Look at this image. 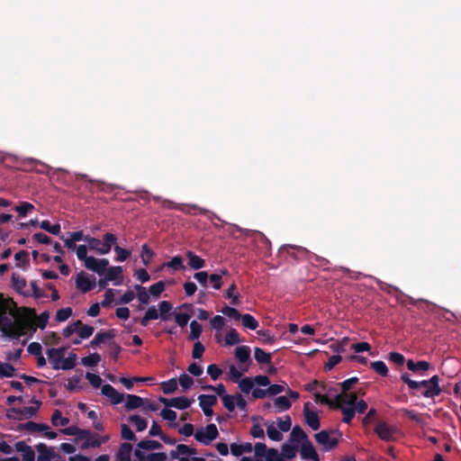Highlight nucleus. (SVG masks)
Instances as JSON below:
<instances>
[{"label":"nucleus","instance_id":"e2e57ef3","mask_svg":"<svg viewBox=\"0 0 461 461\" xmlns=\"http://www.w3.org/2000/svg\"><path fill=\"white\" fill-rule=\"evenodd\" d=\"M121 435L123 439L135 441L137 439L134 432L131 429V428L127 424H122L121 426Z\"/></svg>","mask_w":461,"mask_h":461},{"label":"nucleus","instance_id":"a18cd8bd","mask_svg":"<svg viewBox=\"0 0 461 461\" xmlns=\"http://www.w3.org/2000/svg\"><path fill=\"white\" fill-rule=\"evenodd\" d=\"M69 422V420L66 417H62L61 411L59 410H55L51 416V423L53 426H66Z\"/></svg>","mask_w":461,"mask_h":461},{"label":"nucleus","instance_id":"13d9d810","mask_svg":"<svg viewBox=\"0 0 461 461\" xmlns=\"http://www.w3.org/2000/svg\"><path fill=\"white\" fill-rule=\"evenodd\" d=\"M80 325H82V321L80 320L68 325L62 331L63 337L66 339L71 337L75 332H77Z\"/></svg>","mask_w":461,"mask_h":461},{"label":"nucleus","instance_id":"de8ad7c7","mask_svg":"<svg viewBox=\"0 0 461 461\" xmlns=\"http://www.w3.org/2000/svg\"><path fill=\"white\" fill-rule=\"evenodd\" d=\"M134 289L137 292L139 301L143 304H148L149 302V295L145 287L140 285H135Z\"/></svg>","mask_w":461,"mask_h":461},{"label":"nucleus","instance_id":"c03bdc74","mask_svg":"<svg viewBox=\"0 0 461 461\" xmlns=\"http://www.w3.org/2000/svg\"><path fill=\"white\" fill-rule=\"evenodd\" d=\"M77 360V355L75 353H70L67 358L63 357V360L60 363L59 369L63 370H70L75 367Z\"/></svg>","mask_w":461,"mask_h":461},{"label":"nucleus","instance_id":"4be33fe9","mask_svg":"<svg viewBox=\"0 0 461 461\" xmlns=\"http://www.w3.org/2000/svg\"><path fill=\"white\" fill-rule=\"evenodd\" d=\"M50 429V426L45 423H37L34 421H28L23 424L19 425V429H26L32 433L37 432V431H45Z\"/></svg>","mask_w":461,"mask_h":461},{"label":"nucleus","instance_id":"bf43d9fd","mask_svg":"<svg viewBox=\"0 0 461 461\" xmlns=\"http://www.w3.org/2000/svg\"><path fill=\"white\" fill-rule=\"evenodd\" d=\"M267 433L268 438L274 441H280L283 438V435L273 424H270L267 428Z\"/></svg>","mask_w":461,"mask_h":461},{"label":"nucleus","instance_id":"2f4dec72","mask_svg":"<svg viewBox=\"0 0 461 461\" xmlns=\"http://www.w3.org/2000/svg\"><path fill=\"white\" fill-rule=\"evenodd\" d=\"M163 207L167 209L177 210L185 213H191L190 207L186 204H177L170 200H163L162 201Z\"/></svg>","mask_w":461,"mask_h":461},{"label":"nucleus","instance_id":"ddd939ff","mask_svg":"<svg viewBox=\"0 0 461 461\" xmlns=\"http://www.w3.org/2000/svg\"><path fill=\"white\" fill-rule=\"evenodd\" d=\"M357 400L356 393H340L335 397V407H354Z\"/></svg>","mask_w":461,"mask_h":461},{"label":"nucleus","instance_id":"f3484780","mask_svg":"<svg viewBox=\"0 0 461 461\" xmlns=\"http://www.w3.org/2000/svg\"><path fill=\"white\" fill-rule=\"evenodd\" d=\"M115 337V330H109L104 332H97L95 338L90 342V347L95 348L102 343H104L107 339H112Z\"/></svg>","mask_w":461,"mask_h":461},{"label":"nucleus","instance_id":"0e129e2a","mask_svg":"<svg viewBox=\"0 0 461 461\" xmlns=\"http://www.w3.org/2000/svg\"><path fill=\"white\" fill-rule=\"evenodd\" d=\"M223 406L229 411H233L236 405V396L225 394L222 396Z\"/></svg>","mask_w":461,"mask_h":461},{"label":"nucleus","instance_id":"5701e85b","mask_svg":"<svg viewBox=\"0 0 461 461\" xmlns=\"http://www.w3.org/2000/svg\"><path fill=\"white\" fill-rule=\"evenodd\" d=\"M12 285H13L14 289L17 293L23 294V295H27V294L23 291V289L27 285V282H26L25 278H23V276H21L18 274L13 273Z\"/></svg>","mask_w":461,"mask_h":461},{"label":"nucleus","instance_id":"9b49d317","mask_svg":"<svg viewBox=\"0 0 461 461\" xmlns=\"http://www.w3.org/2000/svg\"><path fill=\"white\" fill-rule=\"evenodd\" d=\"M439 376L435 375L428 379V384H430L429 390H423L420 392V395L425 398L434 399L436 396H438L442 393V389L439 386ZM422 384H427V383H423Z\"/></svg>","mask_w":461,"mask_h":461},{"label":"nucleus","instance_id":"37998d69","mask_svg":"<svg viewBox=\"0 0 461 461\" xmlns=\"http://www.w3.org/2000/svg\"><path fill=\"white\" fill-rule=\"evenodd\" d=\"M14 258L17 261L16 267H24L29 265V253L26 250H21L14 255Z\"/></svg>","mask_w":461,"mask_h":461},{"label":"nucleus","instance_id":"c85d7f7f","mask_svg":"<svg viewBox=\"0 0 461 461\" xmlns=\"http://www.w3.org/2000/svg\"><path fill=\"white\" fill-rule=\"evenodd\" d=\"M235 357L240 363H246L250 360V348L248 346H240L235 349Z\"/></svg>","mask_w":461,"mask_h":461},{"label":"nucleus","instance_id":"20e7f679","mask_svg":"<svg viewBox=\"0 0 461 461\" xmlns=\"http://www.w3.org/2000/svg\"><path fill=\"white\" fill-rule=\"evenodd\" d=\"M41 402H37V406H29L23 408H10L7 410L6 417L13 420H22L23 418L30 419L35 416L40 409Z\"/></svg>","mask_w":461,"mask_h":461},{"label":"nucleus","instance_id":"ea45409f","mask_svg":"<svg viewBox=\"0 0 461 461\" xmlns=\"http://www.w3.org/2000/svg\"><path fill=\"white\" fill-rule=\"evenodd\" d=\"M203 328L202 325L199 324L196 321H192L190 322V334L188 336V339L195 340L198 339L202 334Z\"/></svg>","mask_w":461,"mask_h":461},{"label":"nucleus","instance_id":"aec40b11","mask_svg":"<svg viewBox=\"0 0 461 461\" xmlns=\"http://www.w3.org/2000/svg\"><path fill=\"white\" fill-rule=\"evenodd\" d=\"M104 276L109 281L122 280V267L120 266L107 267ZM122 281L115 282V285H120Z\"/></svg>","mask_w":461,"mask_h":461},{"label":"nucleus","instance_id":"4468645a","mask_svg":"<svg viewBox=\"0 0 461 461\" xmlns=\"http://www.w3.org/2000/svg\"><path fill=\"white\" fill-rule=\"evenodd\" d=\"M102 394L108 397L113 404H119L124 399V394L119 393L115 390L111 384H106L102 386L101 389Z\"/></svg>","mask_w":461,"mask_h":461},{"label":"nucleus","instance_id":"72a5a7b5","mask_svg":"<svg viewBox=\"0 0 461 461\" xmlns=\"http://www.w3.org/2000/svg\"><path fill=\"white\" fill-rule=\"evenodd\" d=\"M14 210L18 212L21 218H24L27 214L34 210V205L28 202H21Z\"/></svg>","mask_w":461,"mask_h":461},{"label":"nucleus","instance_id":"412c9836","mask_svg":"<svg viewBox=\"0 0 461 461\" xmlns=\"http://www.w3.org/2000/svg\"><path fill=\"white\" fill-rule=\"evenodd\" d=\"M186 257L188 258V266L193 269H201L204 267L205 261L196 254H194L193 251L188 250L186 252Z\"/></svg>","mask_w":461,"mask_h":461},{"label":"nucleus","instance_id":"f704fd0d","mask_svg":"<svg viewBox=\"0 0 461 461\" xmlns=\"http://www.w3.org/2000/svg\"><path fill=\"white\" fill-rule=\"evenodd\" d=\"M275 407L278 411H287L291 408L292 403L286 396H278L274 401Z\"/></svg>","mask_w":461,"mask_h":461},{"label":"nucleus","instance_id":"9d476101","mask_svg":"<svg viewBox=\"0 0 461 461\" xmlns=\"http://www.w3.org/2000/svg\"><path fill=\"white\" fill-rule=\"evenodd\" d=\"M199 405L206 417L213 414L212 407L217 403V397L213 394H201L198 396Z\"/></svg>","mask_w":461,"mask_h":461},{"label":"nucleus","instance_id":"09e8293b","mask_svg":"<svg viewBox=\"0 0 461 461\" xmlns=\"http://www.w3.org/2000/svg\"><path fill=\"white\" fill-rule=\"evenodd\" d=\"M254 386L253 379L249 377H244L239 382V388L244 393H249L252 392Z\"/></svg>","mask_w":461,"mask_h":461},{"label":"nucleus","instance_id":"3c124183","mask_svg":"<svg viewBox=\"0 0 461 461\" xmlns=\"http://www.w3.org/2000/svg\"><path fill=\"white\" fill-rule=\"evenodd\" d=\"M162 389L165 394H170L176 391L177 382L176 378H171L167 382L162 383Z\"/></svg>","mask_w":461,"mask_h":461},{"label":"nucleus","instance_id":"79ce46f5","mask_svg":"<svg viewBox=\"0 0 461 461\" xmlns=\"http://www.w3.org/2000/svg\"><path fill=\"white\" fill-rule=\"evenodd\" d=\"M101 361V356L98 353L90 354L81 359V363L89 367H94Z\"/></svg>","mask_w":461,"mask_h":461},{"label":"nucleus","instance_id":"338daca9","mask_svg":"<svg viewBox=\"0 0 461 461\" xmlns=\"http://www.w3.org/2000/svg\"><path fill=\"white\" fill-rule=\"evenodd\" d=\"M165 266L176 270L183 269L185 267L183 265V258L180 256H175L170 261L167 262Z\"/></svg>","mask_w":461,"mask_h":461},{"label":"nucleus","instance_id":"1a4fd4ad","mask_svg":"<svg viewBox=\"0 0 461 461\" xmlns=\"http://www.w3.org/2000/svg\"><path fill=\"white\" fill-rule=\"evenodd\" d=\"M375 433L384 441L393 440V435L396 432V428L388 425L384 421H379L375 429Z\"/></svg>","mask_w":461,"mask_h":461},{"label":"nucleus","instance_id":"58836bf2","mask_svg":"<svg viewBox=\"0 0 461 461\" xmlns=\"http://www.w3.org/2000/svg\"><path fill=\"white\" fill-rule=\"evenodd\" d=\"M240 320L245 328L255 330L258 327V321L251 314H242Z\"/></svg>","mask_w":461,"mask_h":461},{"label":"nucleus","instance_id":"c9c22d12","mask_svg":"<svg viewBox=\"0 0 461 461\" xmlns=\"http://www.w3.org/2000/svg\"><path fill=\"white\" fill-rule=\"evenodd\" d=\"M172 303L168 301H162L158 304L159 317L162 321H167L169 318V312L172 310Z\"/></svg>","mask_w":461,"mask_h":461},{"label":"nucleus","instance_id":"39448f33","mask_svg":"<svg viewBox=\"0 0 461 461\" xmlns=\"http://www.w3.org/2000/svg\"><path fill=\"white\" fill-rule=\"evenodd\" d=\"M401 380L408 385L410 393L413 396H421L420 392L423 390H429V388H431L430 384H421L423 383H428V380L414 381L411 379L408 373L402 374Z\"/></svg>","mask_w":461,"mask_h":461},{"label":"nucleus","instance_id":"b1692460","mask_svg":"<svg viewBox=\"0 0 461 461\" xmlns=\"http://www.w3.org/2000/svg\"><path fill=\"white\" fill-rule=\"evenodd\" d=\"M193 400L188 399L185 396H179L170 399V407H174L178 410H185L191 406Z\"/></svg>","mask_w":461,"mask_h":461},{"label":"nucleus","instance_id":"5fc2aeb1","mask_svg":"<svg viewBox=\"0 0 461 461\" xmlns=\"http://www.w3.org/2000/svg\"><path fill=\"white\" fill-rule=\"evenodd\" d=\"M41 228L53 235H58L60 232V225L59 223H56L54 225H51L49 221H42L41 222Z\"/></svg>","mask_w":461,"mask_h":461},{"label":"nucleus","instance_id":"c756f323","mask_svg":"<svg viewBox=\"0 0 461 461\" xmlns=\"http://www.w3.org/2000/svg\"><path fill=\"white\" fill-rule=\"evenodd\" d=\"M254 357L258 364H270L272 359L271 354L260 348H254Z\"/></svg>","mask_w":461,"mask_h":461},{"label":"nucleus","instance_id":"dca6fc26","mask_svg":"<svg viewBox=\"0 0 461 461\" xmlns=\"http://www.w3.org/2000/svg\"><path fill=\"white\" fill-rule=\"evenodd\" d=\"M14 447L17 452L23 454V461H34L35 452L31 446L27 445L24 441H18Z\"/></svg>","mask_w":461,"mask_h":461},{"label":"nucleus","instance_id":"774afa93","mask_svg":"<svg viewBox=\"0 0 461 461\" xmlns=\"http://www.w3.org/2000/svg\"><path fill=\"white\" fill-rule=\"evenodd\" d=\"M266 461H284L281 454H279L278 450L276 448H268V451L266 455Z\"/></svg>","mask_w":461,"mask_h":461},{"label":"nucleus","instance_id":"7c9ffc66","mask_svg":"<svg viewBox=\"0 0 461 461\" xmlns=\"http://www.w3.org/2000/svg\"><path fill=\"white\" fill-rule=\"evenodd\" d=\"M297 449L298 444L290 445L288 443H285L281 447V456L291 460L295 457Z\"/></svg>","mask_w":461,"mask_h":461},{"label":"nucleus","instance_id":"4d7b16f0","mask_svg":"<svg viewBox=\"0 0 461 461\" xmlns=\"http://www.w3.org/2000/svg\"><path fill=\"white\" fill-rule=\"evenodd\" d=\"M154 252L150 249L148 244H143L141 247V259L145 266L149 264L150 259L153 258Z\"/></svg>","mask_w":461,"mask_h":461},{"label":"nucleus","instance_id":"a878e982","mask_svg":"<svg viewBox=\"0 0 461 461\" xmlns=\"http://www.w3.org/2000/svg\"><path fill=\"white\" fill-rule=\"evenodd\" d=\"M308 439L309 438L307 437V434L299 425H296L293 428L292 432L290 434L291 441H295L296 443H303Z\"/></svg>","mask_w":461,"mask_h":461},{"label":"nucleus","instance_id":"a211bd4d","mask_svg":"<svg viewBox=\"0 0 461 461\" xmlns=\"http://www.w3.org/2000/svg\"><path fill=\"white\" fill-rule=\"evenodd\" d=\"M132 446L130 443L124 442L121 444L115 457L117 461H131Z\"/></svg>","mask_w":461,"mask_h":461},{"label":"nucleus","instance_id":"f03ea898","mask_svg":"<svg viewBox=\"0 0 461 461\" xmlns=\"http://www.w3.org/2000/svg\"><path fill=\"white\" fill-rule=\"evenodd\" d=\"M86 242H87L90 249L100 255H106L111 251L112 247L117 243V237L113 233H105L101 240L97 238L86 236Z\"/></svg>","mask_w":461,"mask_h":461},{"label":"nucleus","instance_id":"0eeeda50","mask_svg":"<svg viewBox=\"0 0 461 461\" xmlns=\"http://www.w3.org/2000/svg\"><path fill=\"white\" fill-rule=\"evenodd\" d=\"M108 266L109 260L107 258L97 259L92 256H90V258L86 262V267L99 276H104Z\"/></svg>","mask_w":461,"mask_h":461},{"label":"nucleus","instance_id":"052dcab7","mask_svg":"<svg viewBox=\"0 0 461 461\" xmlns=\"http://www.w3.org/2000/svg\"><path fill=\"white\" fill-rule=\"evenodd\" d=\"M224 315L228 316L230 319H233L235 321L240 320L242 314L240 313V312L233 307L230 306H224L221 311Z\"/></svg>","mask_w":461,"mask_h":461},{"label":"nucleus","instance_id":"f8f14e48","mask_svg":"<svg viewBox=\"0 0 461 461\" xmlns=\"http://www.w3.org/2000/svg\"><path fill=\"white\" fill-rule=\"evenodd\" d=\"M96 285L95 277L90 280L84 272L79 273L76 278V286L82 293H87L93 290Z\"/></svg>","mask_w":461,"mask_h":461},{"label":"nucleus","instance_id":"8fccbe9b","mask_svg":"<svg viewBox=\"0 0 461 461\" xmlns=\"http://www.w3.org/2000/svg\"><path fill=\"white\" fill-rule=\"evenodd\" d=\"M335 409H339L343 413L342 421L345 423H350L352 419L355 416V408L354 407H334Z\"/></svg>","mask_w":461,"mask_h":461},{"label":"nucleus","instance_id":"a19ab883","mask_svg":"<svg viewBox=\"0 0 461 461\" xmlns=\"http://www.w3.org/2000/svg\"><path fill=\"white\" fill-rule=\"evenodd\" d=\"M241 342L240 334L235 329H230L225 336V343L228 346H233Z\"/></svg>","mask_w":461,"mask_h":461},{"label":"nucleus","instance_id":"6e6552de","mask_svg":"<svg viewBox=\"0 0 461 461\" xmlns=\"http://www.w3.org/2000/svg\"><path fill=\"white\" fill-rule=\"evenodd\" d=\"M311 402H306L303 405V416L305 423L313 430L320 429V418L318 413L310 409Z\"/></svg>","mask_w":461,"mask_h":461},{"label":"nucleus","instance_id":"6e6d98bb","mask_svg":"<svg viewBox=\"0 0 461 461\" xmlns=\"http://www.w3.org/2000/svg\"><path fill=\"white\" fill-rule=\"evenodd\" d=\"M291 249H297L298 251H306L305 249L302 248V247H298V246H293V245H283L279 250H278V254L280 256H283L285 253H286L288 256H290L291 258H295V254L294 252L291 251Z\"/></svg>","mask_w":461,"mask_h":461},{"label":"nucleus","instance_id":"4c0bfd02","mask_svg":"<svg viewBox=\"0 0 461 461\" xmlns=\"http://www.w3.org/2000/svg\"><path fill=\"white\" fill-rule=\"evenodd\" d=\"M129 421L131 423H134V425L136 426L137 431H143L147 429V426H148L147 420L137 415V414L131 415L129 417Z\"/></svg>","mask_w":461,"mask_h":461},{"label":"nucleus","instance_id":"e433bc0d","mask_svg":"<svg viewBox=\"0 0 461 461\" xmlns=\"http://www.w3.org/2000/svg\"><path fill=\"white\" fill-rule=\"evenodd\" d=\"M370 367L379 375L386 377L388 375V367L384 362L378 360L370 363Z\"/></svg>","mask_w":461,"mask_h":461},{"label":"nucleus","instance_id":"49530a36","mask_svg":"<svg viewBox=\"0 0 461 461\" xmlns=\"http://www.w3.org/2000/svg\"><path fill=\"white\" fill-rule=\"evenodd\" d=\"M95 329L93 326L84 324L80 325L77 330V333L80 339H86L93 335Z\"/></svg>","mask_w":461,"mask_h":461},{"label":"nucleus","instance_id":"bb28decb","mask_svg":"<svg viewBox=\"0 0 461 461\" xmlns=\"http://www.w3.org/2000/svg\"><path fill=\"white\" fill-rule=\"evenodd\" d=\"M163 447L162 444L157 440L153 439H144L140 440L136 448L140 450H152V449H161Z\"/></svg>","mask_w":461,"mask_h":461},{"label":"nucleus","instance_id":"f257e3e1","mask_svg":"<svg viewBox=\"0 0 461 461\" xmlns=\"http://www.w3.org/2000/svg\"><path fill=\"white\" fill-rule=\"evenodd\" d=\"M5 307L0 312V325L3 333L14 339H19L22 336L26 334L27 330L35 331L30 321H17L16 323L13 322L10 318L5 315Z\"/></svg>","mask_w":461,"mask_h":461},{"label":"nucleus","instance_id":"69168bd1","mask_svg":"<svg viewBox=\"0 0 461 461\" xmlns=\"http://www.w3.org/2000/svg\"><path fill=\"white\" fill-rule=\"evenodd\" d=\"M178 381L184 391H186L187 389L191 388V386L194 384L193 378L186 374L180 375L178 377Z\"/></svg>","mask_w":461,"mask_h":461},{"label":"nucleus","instance_id":"423d86ee","mask_svg":"<svg viewBox=\"0 0 461 461\" xmlns=\"http://www.w3.org/2000/svg\"><path fill=\"white\" fill-rule=\"evenodd\" d=\"M21 310L27 313L26 321H29V319H31V318L36 319V323L35 324L32 323V328L36 329V327H38L41 330H43L46 328V326L48 324L49 318H50V313L47 311L41 312L39 316H37L36 311L34 309L23 307Z\"/></svg>","mask_w":461,"mask_h":461},{"label":"nucleus","instance_id":"6ab92c4d","mask_svg":"<svg viewBox=\"0 0 461 461\" xmlns=\"http://www.w3.org/2000/svg\"><path fill=\"white\" fill-rule=\"evenodd\" d=\"M145 399L135 395V394H127L126 395V402H125V409L126 410H135L138 408H140L144 405Z\"/></svg>","mask_w":461,"mask_h":461},{"label":"nucleus","instance_id":"680f3d73","mask_svg":"<svg viewBox=\"0 0 461 461\" xmlns=\"http://www.w3.org/2000/svg\"><path fill=\"white\" fill-rule=\"evenodd\" d=\"M165 290V283L163 281H158L154 285H150L149 288V294L154 297H158Z\"/></svg>","mask_w":461,"mask_h":461},{"label":"nucleus","instance_id":"7ed1b4c3","mask_svg":"<svg viewBox=\"0 0 461 461\" xmlns=\"http://www.w3.org/2000/svg\"><path fill=\"white\" fill-rule=\"evenodd\" d=\"M194 438L204 446H208L212 440L218 438L219 432L215 424L210 423L205 428L197 429L194 432Z\"/></svg>","mask_w":461,"mask_h":461},{"label":"nucleus","instance_id":"864d4df0","mask_svg":"<svg viewBox=\"0 0 461 461\" xmlns=\"http://www.w3.org/2000/svg\"><path fill=\"white\" fill-rule=\"evenodd\" d=\"M15 368L8 363H0V376L13 377L14 376Z\"/></svg>","mask_w":461,"mask_h":461},{"label":"nucleus","instance_id":"2eb2a0df","mask_svg":"<svg viewBox=\"0 0 461 461\" xmlns=\"http://www.w3.org/2000/svg\"><path fill=\"white\" fill-rule=\"evenodd\" d=\"M301 456L305 459L320 461L319 455L309 439L301 444Z\"/></svg>","mask_w":461,"mask_h":461},{"label":"nucleus","instance_id":"473e14b6","mask_svg":"<svg viewBox=\"0 0 461 461\" xmlns=\"http://www.w3.org/2000/svg\"><path fill=\"white\" fill-rule=\"evenodd\" d=\"M161 417L168 421H172V423L169 424V427L176 429L178 427V423L176 422V412L170 409H163L160 412Z\"/></svg>","mask_w":461,"mask_h":461},{"label":"nucleus","instance_id":"cd10ccee","mask_svg":"<svg viewBox=\"0 0 461 461\" xmlns=\"http://www.w3.org/2000/svg\"><path fill=\"white\" fill-rule=\"evenodd\" d=\"M36 449L39 453L37 461H51L53 454L50 452L46 444L39 443L36 446Z\"/></svg>","mask_w":461,"mask_h":461},{"label":"nucleus","instance_id":"603ef678","mask_svg":"<svg viewBox=\"0 0 461 461\" xmlns=\"http://www.w3.org/2000/svg\"><path fill=\"white\" fill-rule=\"evenodd\" d=\"M114 248V252L116 253L117 257H116V260L119 261V262H123L125 260H127L130 257H131V251L126 249H122L121 248L120 246L118 245H113Z\"/></svg>","mask_w":461,"mask_h":461},{"label":"nucleus","instance_id":"393cba45","mask_svg":"<svg viewBox=\"0 0 461 461\" xmlns=\"http://www.w3.org/2000/svg\"><path fill=\"white\" fill-rule=\"evenodd\" d=\"M230 447L232 455L236 456H241L243 453H249L253 448L252 444L249 442L243 444L232 443Z\"/></svg>","mask_w":461,"mask_h":461}]
</instances>
